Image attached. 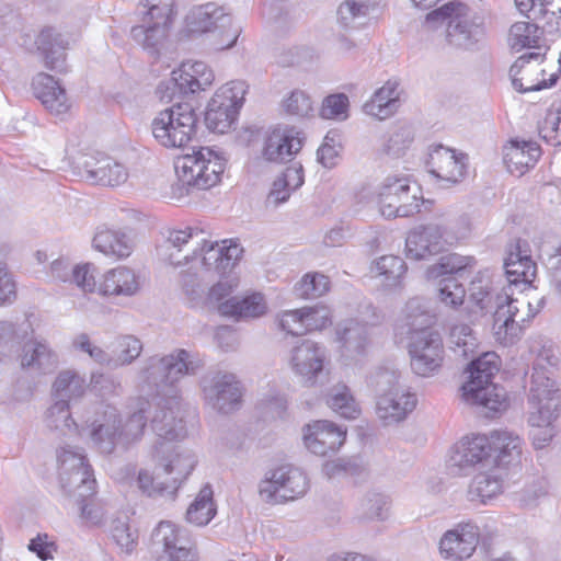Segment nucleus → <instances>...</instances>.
Masks as SVG:
<instances>
[{"instance_id": "37", "label": "nucleus", "mask_w": 561, "mask_h": 561, "mask_svg": "<svg viewBox=\"0 0 561 561\" xmlns=\"http://www.w3.org/2000/svg\"><path fill=\"white\" fill-rule=\"evenodd\" d=\"M492 459L499 466L518 461L522 455V438L508 431L499 430L490 433Z\"/></svg>"}, {"instance_id": "27", "label": "nucleus", "mask_w": 561, "mask_h": 561, "mask_svg": "<svg viewBox=\"0 0 561 561\" xmlns=\"http://www.w3.org/2000/svg\"><path fill=\"white\" fill-rule=\"evenodd\" d=\"M213 81V70L203 61H195L183 64L179 70L172 71V78L165 83V89L188 94L205 90Z\"/></svg>"}, {"instance_id": "63", "label": "nucleus", "mask_w": 561, "mask_h": 561, "mask_svg": "<svg viewBox=\"0 0 561 561\" xmlns=\"http://www.w3.org/2000/svg\"><path fill=\"white\" fill-rule=\"evenodd\" d=\"M350 101L346 94L335 93L324 98L320 116L324 119L344 121L348 117Z\"/></svg>"}, {"instance_id": "60", "label": "nucleus", "mask_w": 561, "mask_h": 561, "mask_svg": "<svg viewBox=\"0 0 561 561\" xmlns=\"http://www.w3.org/2000/svg\"><path fill=\"white\" fill-rule=\"evenodd\" d=\"M59 463V477L91 467L80 448L67 445L61 447L57 455Z\"/></svg>"}, {"instance_id": "35", "label": "nucleus", "mask_w": 561, "mask_h": 561, "mask_svg": "<svg viewBox=\"0 0 561 561\" xmlns=\"http://www.w3.org/2000/svg\"><path fill=\"white\" fill-rule=\"evenodd\" d=\"M93 247L105 255L125 259L134 250V240L123 230L103 227L94 234Z\"/></svg>"}, {"instance_id": "8", "label": "nucleus", "mask_w": 561, "mask_h": 561, "mask_svg": "<svg viewBox=\"0 0 561 561\" xmlns=\"http://www.w3.org/2000/svg\"><path fill=\"white\" fill-rule=\"evenodd\" d=\"M179 181L187 187L208 190L215 186L225 171V159L213 149L202 147L174 162Z\"/></svg>"}, {"instance_id": "28", "label": "nucleus", "mask_w": 561, "mask_h": 561, "mask_svg": "<svg viewBox=\"0 0 561 561\" xmlns=\"http://www.w3.org/2000/svg\"><path fill=\"white\" fill-rule=\"evenodd\" d=\"M34 95L50 113L59 115L66 113L70 104L66 91L53 76L39 72L32 81Z\"/></svg>"}, {"instance_id": "34", "label": "nucleus", "mask_w": 561, "mask_h": 561, "mask_svg": "<svg viewBox=\"0 0 561 561\" xmlns=\"http://www.w3.org/2000/svg\"><path fill=\"white\" fill-rule=\"evenodd\" d=\"M401 93L402 91L399 89L397 81H387L364 104L365 113L378 119H386L392 116L401 105Z\"/></svg>"}, {"instance_id": "47", "label": "nucleus", "mask_w": 561, "mask_h": 561, "mask_svg": "<svg viewBox=\"0 0 561 561\" xmlns=\"http://www.w3.org/2000/svg\"><path fill=\"white\" fill-rule=\"evenodd\" d=\"M405 271L404 261L394 255H383L373 266V272L377 276L383 277L382 285L389 289L396 288L401 284V278Z\"/></svg>"}, {"instance_id": "40", "label": "nucleus", "mask_w": 561, "mask_h": 561, "mask_svg": "<svg viewBox=\"0 0 561 561\" xmlns=\"http://www.w3.org/2000/svg\"><path fill=\"white\" fill-rule=\"evenodd\" d=\"M21 365L23 367L47 371L55 368L57 357L46 343L28 341L23 346Z\"/></svg>"}, {"instance_id": "62", "label": "nucleus", "mask_w": 561, "mask_h": 561, "mask_svg": "<svg viewBox=\"0 0 561 561\" xmlns=\"http://www.w3.org/2000/svg\"><path fill=\"white\" fill-rule=\"evenodd\" d=\"M142 351V344L140 340L133 335H125L118 339L115 355L113 358V368L130 364L135 360Z\"/></svg>"}, {"instance_id": "11", "label": "nucleus", "mask_w": 561, "mask_h": 561, "mask_svg": "<svg viewBox=\"0 0 561 561\" xmlns=\"http://www.w3.org/2000/svg\"><path fill=\"white\" fill-rule=\"evenodd\" d=\"M247 90L244 81L236 80L216 91L205 113V123L211 131L224 134L229 130L243 104Z\"/></svg>"}, {"instance_id": "4", "label": "nucleus", "mask_w": 561, "mask_h": 561, "mask_svg": "<svg viewBox=\"0 0 561 561\" xmlns=\"http://www.w3.org/2000/svg\"><path fill=\"white\" fill-rule=\"evenodd\" d=\"M140 23L130 30L131 38L148 54L158 57L174 22V0H141Z\"/></svg>"}, {"instance_id": "15", "label": "nucleus", "mask_w": 561, "mask_h": 561, "mask_svg": "<svg viewBox=\"0 0 561 561\" xmlns=\"http://www.w3.org/2000/svg\"><path fill=\"white\" fill-rule=\"evenodd\" d=\"M122 417L117 409L112 405H102L81 434L88 431V436L94 447L102 454H112L118 444H123L121 435Z\"/></svg>"}, {"instance_id": "10", "label": "nucleus", "mask_w": 561, "mask_h": 561, "mask_svg": "<svg viewBox=\"0 0 561 561\" xmlns=\"http://www.w3.org/2000/svg\"><path fill=\"white\" fill-rule=\"evenodd\" d=\"M308 489L306 474L291 465H282L267 470L259 483L260 499L270 504L293 501Z\"/></svg>"}, {"instance_id": "54", "label": "nucleus", "mask_w": 561, "mask_h": 561, "mask_svg": "<svg viewBox=\"0 0 561 561\" xmlns=\"http://www.w3.org/2000/svg\"><path fill=\"white\" fill-rule=\"evenodd\" d=\"M449 341L454 353L463 358L473 354L478 346L472 329L463 323L455 324L451 328Z\"/></svg>"}, {"instance_id": "61", "label": "nucleus", "mask_w": 561, "mask_h": 561, "mask_svg": "<svg viewBox=\"0 0 561 561\" xmlns=\"http://www.w3.org/2000/svg\"><path fill=\"white\" fill-rule=\"evenodd\" d=\"M46 421L49 427L61 431L65 434L66 430L70 432L72 427L77 428L69 412V403L65 400L55 399V403L47 410Z\"/></svg>"}, {"instance_id": "29", "label": "nucleus", "mask_w": 561, "mask_h": 561, "mask_svg": "<svg viewBox=\"0 0 561 561\" xmlns=\"http://www.w3.org/2000/svg\"><path fill=\"white\" fill-rule=\"evenodd\" d=\"M541 156L540 146L533 140L512 139L503 148V160L511 173L523 175Z\"/></svg>"}, {"instance_id": "49", "label": "nucleus", "mask_w": 561, "mask_h": 561, "mask_svg": "<svg viewBox=\"0 0 561 561\" xmlns=\"http://www.w3.org/2000/svg\"><path fill=\"white\" fill-rule=\"evenodd\" d=\"M336 334L348 352L360 354L367 344V328L355 320H348L339 325Z\"/></svg>"}, {"instance_id": "55", "label": "nucleus", "mask_w": 561, "mask_h": 561, "mask_svg": "<svg viewBox=\"0 0 561 561\" xmlns=\"http://www.w3.org/2000/svg\"><path fill=\"white\" fill-rule=\"evenodd\" d=\"M136 483L138 489L146 495L150 497L158 496H167L173 499L176 491L178 485L175 482H159L156 478L146 469H141L138 472Z\"/></svg>"}, {"instance_id": "2", "label": "nucleus", "mask_w": 561, "mask_h": 561, "mask_svg": "<svg viewBox=\"0 0 561 561\" xmlns=\"http://www.w3.org/2000/svg\"><path fill=\"white\" fill-rule=\"evenodd\" d=\"M542 301L541 299L538 306ZM469 302L481 312L495 309L492 331L496 342L503 346L515 344L523 334L525 323L539 311V307L534 309L525 295L513 298L507 293L500 291L489 271L479 272L470 283Z\"/></svg>"}, {"instance_id": "48", "label": "nucleus", "mask_w": 561, "mask_h": 561, "mask_svg": "<svg viewBox=\"0 0 561 561\" xmlns=\"http://www.w3.org/2000/svg\"><path fill=\"white\" fill-rule=\"evenodd\" d=\"M376 0H345L340 4L337 16L344 27H356L375 9Z\"/></svg>"}, {"instance_id": "51", "label": "nucleus", "mask_w": 561, "mask_h": 561, "mask_svg": "<svg viewBox=\"0 0 561 561\" xmlns=\"http://www.w3.org/2000/svg\"><path fill=\"white\" fill-rule=\"evenodd\" d=\"M549 489L548 479L546 477H537L523 486L516 494V500L520 507L533 510L549 495Z\"/></svg>"}, {"instance_id": "32", "label": "nucleus", "mask_w": 561, "mask_h": 561, "mask_svg": "<svg viewBox=\"0 0 561 561\" xmlns=\"http://www.w3.org/2000/svg\"><path fill=\"white\" fill-rule=\"evenodd\" d=\"M140 289L138 276L128 267L119 266L107 271L95 290L102 296H125L136 295Z\"/></svg>"}, {"instance_id": "13", "label": "nucleus", "mask_w": 561, "mask_h": 561, "mask_svg": "<svg viewBox=\"0 0 561 561\" xmlns=\"http://www.w3.org/2000/svg\"><path fill=\"white\" fill-rule=\"evenodd\" d=\"M411 357L412 370L422 377L438 371L444 359L443 340L434 330H421L405 337Z\"/></svg>"}, {"instance_id": "3", "label": "nucleus", "mask_w": 561, "mask_h": 561, "mask_svg": "<svg viewBox=\"0 0 561 561\" xmlns=\"http://www.w3.org/2000/svg\"><path fill=\"white\" fill-rule=\"evenodd\" d=\"M398 370L378 368L369 378V385L377 394L376 413L386 424L403 421L416 407V394L400 382Z\"/></svg>"}, {"instance_id": "58", "label": "nucleus", "mask_w": 561, "mask_h": 561, "mask_svg": "<svg viewBox=\"0 0 561 561\" xmlns=\"http://www.w3.org/2000/svg\"><path fill=\"white\" fill-rule=\"evenodd\" d=\"M79 511V518L82 525L88 527H100L105 520V510L99 503L94 495L91 497H80L76 501Z\"/></svg>"}, {"instance_id": "53", "label": "nucleus", "mask_w": 561, "mask_h": 561, "mask_svg": "<svg viewBox=\"0 0 561 561\" xmlns=\"http://www.w3.org/2000/svg\"><path fill=\"white\" fill-rule=\"evenodd\" d=\"M329 278L320 273H308L294 286V294L301 299H314L329 290Z\"/></svg>"}, {"instance_id": "18", "label": "nucleus", "mask_w": 561, "mask_h": 561, "mask_svg": "<svg viewBox=\"0 0 561 561\" xmlns=\"http://www.w3.org/2000/svg\"><path fill=\"white\" fill-rule=\"evenodd\" d=\"M448 243L444 226L430 222L409 232L405 239L407 257L411 260H425L440 253Z\"/></svg>"}, {"instance_id": "6", "label": "nucleus", "mask_w": 561, "mask_h": 561, "mask_svg": "<svg viewBox=\"0 0 561 561\" xmlns=\"http://www.w3.org/2000/svg\"><path fill=\"white\" fill-rule=\"evenodd\" d=\"M445 20L446 38L453 46L469 49L484 37V18L462 3L450 2L426 15L427 23Z\"/></svg>"}, {"instance_id": "25", "label": "nucleus", "mask_w": 561, "mask_h": 561, "mask_svg": "<svg viewBox=\"0 0 561 561\" xmlns=\"http://www.w3.org/2000/svg\"><path fill=\"white\" fill-rule=\"evenodd\" d=\"M426 165L433 176L448 186L463 179L467 168L466 156L457 154L455 150L438 145L431 151Z\"/></svg>"}, {"instance_id": "24", "label": "nucleus", "mask_w": 561, "mask_h": 561, "mask_svg": "<svg viewBox=\"0 0 561 561\" xmlns=\"http://www.w3.org/2000/svg\"><path fill=\"white\" fill-rule=\"evenodd\" d=\"M184 531L171 522H161L153 531V540L162 547L167 561H197L198 552L184 537Z\"/></svg>"}, {"instance_id": "36", "label": "nucleus", "mask_w": 561, "mask_h": 561, "mask_svg": "<svg viewBox=\"0 0 561 561\" xmlns=\"http://www.w3.org/2000/svg\"><path fill=\"white\" fill-rule=\"evenodd\" d=\"M53 277L61 282L75 283L84 293H94L96 288L95 272L96 268L92 264L71 265L65 260H55L51 263Z\"/></svg>"}, {"instance_id": "64", "label": "nucleus", "mask_w": 561, "mask_h": 561, "mask_svg": "<svg viewBox=\"0 0 561 561\" xmlns=\"http://www.w3.org/2000/svg\"><path fill=\"white\" fill-rule=\"evenodd\" d=\"M388 497L383 494L369 492L360 502L363 516L368 519H383L388 511Z\"/></svg>"}, {"instance_id": "45", "label": "nucleus", "mask_w": 561, "mask_h": 561, "mask_svg": "<svg viewBox=\"0 0 561 561\" xmlns=\"http://www.w3.org/2000/svg\"><path fill=\"white\" fill-rule=\"evenodd\" d=\"M327 404L340 416L347 420H354L360 413V409L350 388L342 383L335 385L330 389L327 396Z\"/></svg>"}, {"instance_id": "19", "label": "nucleus", "mask_w": 561, "mask_h": 561, "mask_svg": "<svg viewBox=\"0 0 561 561\" xmlns=\"http://www.w3.org/2000/svg\"><path fill=\"white\" fill-rule=\"evenodd\" d=\"M542 54L528 53L517 58L510 69L512 84L518 92L525 93L530 91H539L553 85L558 80V75H550L549 79H539V75L545 73L538 65L531 61H542Z\"/></svg>"}, {"instance_id": "1", "label": "nucleus", "mask_w": 561, "mask_h": 561, "mask_svg": "<svg viewBox=\"0 0 561 561\" xmlns=\"http://www.w3.org/2000/svg\"><path fill=\"white\" fill-rule=\"evenodd\" d=\"M204 366L203 362L184 348H178L169 355L150 357L140 371V378L156 390L160 398L159 410L152 417V428L159 439L154 444L169 443L184 438L186 428L180 414V381L188 375H195Z\"/></svg>"}, {"instance_id": "38", "label": "nucleus", "mask_w": 561, "mask_h": 561, "mask_svg": "<svg viewBox=\"0 0 561 561\" xmlns=\"http://www.w3.org/2000/svg\"><path fill=\"white\" fill-rule=\"evenodd\" d=\"M266 305L261 294H253L247 297L233 296L218 306V312L225 317L237 320L256 318L264 314Z\"/></svg>"}, {"instance_id": "14", "label": "nucleus", "mask_w": 561, "mask_h": 561, "mask_svg": "<svg viewBox=\"0 0 561 561\" xmlns=\"http://www.w3.org/2000/svg\"><path fill=\"white\" fill-rule=\"evenodd\" d=\"M203 397L213 410L229 414L242 405L243 388L233 374L215 373L202 380Z\"/></svg>"}, {"instance_id": "30", "label": "nucleus", "mask_w": 561, "mask_h": 561, "mask_svg": "<svg viewBox=\"0 0 561 561\" xmlns=\"http://www.w3.org/2000/svg\"><path fill=\"white\" fill-rule=\"evenodd\" d=\"M302 146V140L293 129H274L266 138L263 157L271 162L290 160Z\"/></svg>"}, {"instance_id": "12", "label": "nucleus", "mask_w": 561, "mask_h": 561, "mask_svg": "<svg viewBox=\"0 0 561 561\" xmlns=\"http://www.w3.org/2000/svg\"><path fill=\"white\" fill-rule=\"evenodd\" d=\"M530 426L553 425L559 416L560 398L554 381L534 368L529 389Z\"/></svg>"}, {"instance_id": "22", "label": "nucleus", "mask_w": 561, "mask_h": 561, "mask_svg": "<svg viewBox=\"0 0 561 561\" xmlns=\"http://www.w3.org/2000/svg\"><path fill=\"white\" fill-rule=\"evenodd\" d=\"M478 542V527L470 523L460 524L443 535L439 554L447 561H465L473 554Z\"/></svg>"}, {"instance_id": "16", "label": "nucleus", "mask_w": 561, "mask_h": 561, "mask_svg": "<svg viewBox=\"0 0 561 561\" xmlns=\"http://www.w3.org/2000/svg\"><path fill=\"white\" fill-rule=\"evenodd\" d=\"M228 240L219 242H210L206 239V244L201 242L198 248H195L192 253H186L183 256L185 262L194 260L196 256L202 255L203 266L207 271H214L218 275H225L233 268L240 260L243 249L239 243Z\"/></svg>"}, {"instance_id": "41", "label": "nucleus", "mask_w": 561, "mask_h": 561, "mask_svg": "<svg viewBox=\"0 0 561 561\" xmlns=\"http://www.w3.org/2000/svg\"><path fill=\"white\" fill-rule=\"evenodd\" d=\"M213 488L205 484L186 511V520L196 526L207 525L216 515Z\"/></svg>"}, {"instance_id": "39", "label": "nucleus", "mask_w": 561, "mask_h": 561, "mask_svg": "<svg viewBox=\"0 0 561 561\" xmlns=\"http://www.w3.org/2000/svg\"><path fill=\"white\" fill-rule=\"evenodd\" d=\"M61 489L76 501L91 497L96 492V481L91 467L59 477Z\"/></svg>"}, {"instance_id": "59", "label": "nucleus", "mask_w": 561, "mask_h": 561, "mask_svg": "<svg viewBox=\"0 0 561 561\" xmlns=\"http://www.w3.org/2000/svg\"><path fill=\"white\" fill-rule=\"evenodd\" d=\"M282 104L286 114L299 118L312 116L314 112L313 101L302 90H294Z\"/></svg>"}, {"instance_id": "46", "label": "nucleus", "mask_w": 561, "mask_h": 561, "mask_svg": "<svg viewBox=\"0 0 561 561\" xmlns=\"http://www.w3.org/2000/svg\"><path fill=\"white\" fill-rule=\"evenodd\" d=\"M110 533L121 551L126 554L131 553L138 545V530L130 524L126 513H121L112 520Z\"/></svg>"}, {"instance_id": "9", "label": "nucleus", "mask_w": 561, "mask_h": 561, "mask_svg": "<svg viewBox=\"0 0 561 561\" xmlns=\"http://www.w3.org/2000/svg\"><path fill=\"white\" fill-rule=\"evenodd\" d=\"M185 27L190 34L218 31L220 38L215 42L217 49L232 47L241 33V28L233 25L231 16L224 8L214 2L193 7L185 16Z\"/></svg>"}, {"instance_id": "23", "label": "nucleus", "mask_w": 561, "mask_h": 561, "mask_svg": "<svg viewBox=\"0 0 561 561\" xmlns=\"http://www.w3.org/2000/svg\"><path fill=\"white\" fill-rule=\"evenodd\" d=\"M346 437V431L330 421H316L304 427L305 446L321 457L339 450Z\"/></svg>"}, {"instance_id": "57", "label": "nucleus", "mask_w": 561, "mask_h": 561, "mask_svg": "<svg viewBox=\"0 0 561 561\" xmlns=\"http://www.w3.org/2000/svg\"><path fill=\"white\" fill-rule=\"evenodd\" d=\"M438 297L443 304L457 308L465 301L466 289L455 276L440 277L437 284Z\"/></svg>"}, {"instance_id": "43", "label": "nucleus", "mask_w": 561, "mask_h": 561, "mask_svg": "<svg viewBox=\"0 0 561 561\" xmlns=\"http://www.w3.org/2000/svg\"><path fill=\"white\" fill-rule=\"evenodd\" d=\"M84 392L85 380L73 370L59 373L53 385L54 398L65 400L69 404L79 400Z\"/></svg>"}, {"instance_id": "17", "label": "nucleus", "mask_w": 561, "mask_h": 561, "mask_svg": "<svg viewBox=\"0 0 561 561\" xmlns=\"http://www.w3.org/2000/svg\"><path fill=\"white\" fill-rule=\"evenodd\" d=\"M490 435L477 434L461 438L449 457V468L455 474H467L479 463L492 458Z\"/></svg>"}, {"instance_id": "52", "label": "nucleus", "mask_w": 561, "mask_h": 561, "mask_svg": "<svg viewBox=\"0 0 561 561\" xmlns=\"http://www.w3.org/2000/svg\"><path fill=\"white\" fill-rule=\"evenodd\" d=\"M541 35L542 32L536 24L529 22H516L510 30V43L512 48L516 50L534 48L538 47Z\"/></svg>"}, {"instance_id": "5", "label": "nucleus", "mask_w": 561, "mask_h": 561, "mask_svg": "<svg viewBox=\"0 0 561 561\" xmlns=\"http://www.w3.org/2000/svg\"><path fill=\"white\" fill-rule=\"evenodd\" d=\"M500 370V357L494 352H485L469 365L468 381L462 386V397L467 403L480 405L491 412L505 407V392L492 382Z\"/></svg>"}, {"instance_id": "20", "label": "nucleus", "mask_w": 561, "mask_h": 561, "mask_svg": "<svg viewBox=\"0 0 561 561\" xmlns=\"http://www.w3.org/2000/svg\"><path fill=\"white\" fill-rule=\"evenodd\" d=\"M327 358L325 347L312 340L297 342L289 352L288 363L293 371L306 382H313L322 373Z\"/></svg>"}, {"instance_id": "50", "label": "nucleus", "mask_w": 561, "mask_h": 561, "mask_svg": "<svg viewBox=\"0 0 561 561\" xmlns=\"http://www.w3.org/2000/svg\"><path fill=\"white\" fill-rule=\"evenodd\" d=\"M502 480L493 472H480L474 476L469 486L471 501L485 503L502 492Z\"/></svg>"}, {"instance_id": "7", "label": "nucleus", "mask_w": 561, "mask_h": 561, "mask_svg": "<svg viewBox=\"0 0 561 561\" xmlns=\"http://www.w3.org/2000/svg\"><path fill=\"white\" fill-rule=\"evenodd\" d=\"M197 115L188 103L160 111L151 122L154 139L165 148L184 147L196 134Z\"/></svg>"}, {"instance_id": "26", "label": "nucleus", "mask_w": 561, "mask_h": 561, "mask_svg": "<svg viewBox=\"0 0 561 561\" xmlns=\"http://www.w3.org/2000/svg\"><path fill=\"white\" fill-rule=\"evenodd\" d=\"M81 175L91 184L117 186L126 182L128 171L110 157H88L83 161Z\"/></svg>"}, {"instance_id": "33", "label": "nucleus", "mask_w": 561, "mask_h": 561, "mask_svg": "<svg viewBox=\"0 0 561 561\" xmlns=\"http://www.w3.org/2000/svg\"><path fill=\"white\" fill-rule=\"evenodd\" d=\"M35 44L41 53L45 66L54 71H66V54L68 41L54 28L43 30L36 37Z\"/></svg>"}, {"instance_id": "44", "label": "nucleus", "mask_w": 561, "mask_h": 561, "mask_svg": "<svg viewBox=\"0 0 561 561\" xmlns=\"http://www.w3.org/2000/svg\"><path fill=\"white\" fill-rule=\"evenodd\" d=\"M150 408L149 401L144 398L136 400L134 411L129 414L125 422L122 421L121 435L123 445H128L139 439L147 424V412Z\"/></svg>"}, {"instance_id": "56", "label": "nucleus", "mask_w": 561, "mask_h": 561, "mask_svg": "<svg viewBox=\"0 0 561 561\" xmlns=\"http://www.w3.org/2000/svg\"><path fill=\"white\" fill-rule=\"evenodd\" d=\"M476 263L472 256H462L457 253H450L439 259L436 265H433L428 273L431 277L454 276Z\"/></svg>"}, {"instance_id": "21", "label": "nucleus", "mask_w": 561, "mask_h": 561, "mask_svg": "<svg viewBox=\"0 0 561 561\" xmlns=\"http://www.w3.org/2000/svg\"><path fill=\"white\" fill-rule=\"evenodd\" d=\"M152 458L163 467L165 473L174 474L170 483L175 482L178 489L197 463L196 456L191 449L181 445L170 446L165 443L153 446Z\"/></svg>"}, {"instance_id": "31", "label": "nucleus", "mask_w": 561, "mask_h": 561, "mask_svg": "<svg viewBox=\"0 0 561 561\" xmlns=\"http://www.w3.org/2000/svg\"><path fill=\"white\" fill-rule=\"evenodd\" d=\"M431 322L432 317L426 310L424 300L419 297L412 298L405 304L396 324V337L399 342H403L414 332L431 330L428 328Z\"/></svg>"}, {"instance_id": "42", "label": "nucleus", "mask_w": 561, "mask_h": 561, "mask_svg": "<svg viewBox=\"0 0 561 561\" xmlns=\"http://www.w3.org/2000/svg\"><path fill=\"white\" fill-rule=\"evenodd\" d=\"M414 140V133L409 124H397L383 136L380 151L391 158H400Z\"/></svg>"}]
</instances>
